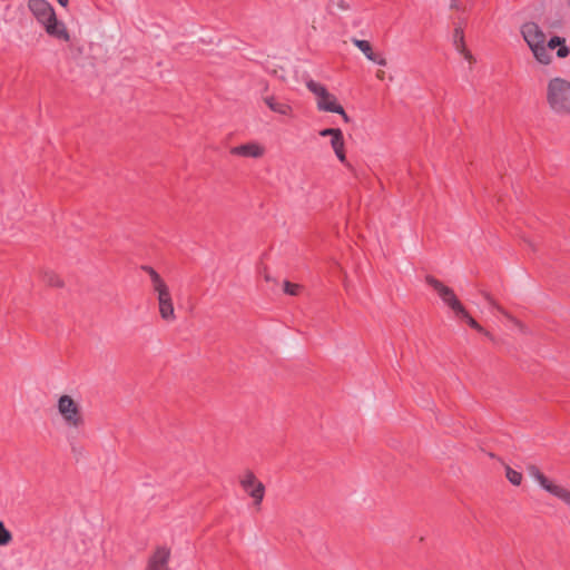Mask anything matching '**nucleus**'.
<instances>
[{
  "mask_svg": "<svg viewBox=\"0 0 570 570\" xmlns=\"http://www.w3.org/2000/svg\"><path fill=\"white\" fill-rule=\"evenodd\" d=\"M239 484L253 499L254 505L259 508L265 497V485L249 470L242 475Z\"/></svg>",
  "mask_w": 570,
  "mask_h": 570,
  "instance_id": "nucleus-8",
  "label": "nucleus"
},
{
  "mask_svg": "<svg viewBox=\"0 0 570 570\" xmlns=\"http://www.w3.org/2000/svg\"><path fill=\"white\" fill-rule=\"evenodd\" d=\"M563 42H566L564 38H561L559 36H553L550 38V40L546 43L547 50L549 49H556L559 46H561Z\"/></svg>",
  "mask_w": 570,
  "mask_h": 570,
  "instance_id": "nucleus-23",
  "label": "nucleus"
},
{
  "mask_svg": "<svg viewBox=\"0 0 570 570\" xmlns=\"http://www.w3.org/2000/svg\"><path fill=\"white\" fill-rule=\"evenodd\" d=\"M43 29L52 38H56L58 40H62L65 42H69L70 41V35H69V32L67 30V27H66L65 22L59 21L57 19V16H55L53 20H50V22H48L43 27Z\"/></svg>",
  "mask_w": 570,
  "mask_h": 570,
  "instance_id": "nucleus-10",
  "label": "nucleus"
},
{
  "mask_svg": "<svg viewBox=\"0 0 570 570\" xmlns=\"http://www.w3.org/2000/svg\"><path fill=\"white\" fill-rule=\"evenodd\" d=\"M450 8L451 9H459L460 4L458 0H450Z\"/></svg>",
  "mask_w": 570,
  "mask_h": 570,
  "instance_id": "nucleus-27",
  "label": "nucleus"
},
{
  "mask_svg": "<svg viewBox=\"0 0 570 570\" xmlns=\"http://www.w3.org/2000/svg\"><path fill=\"white\" fill-rule=\"evenodd\" d=\"M521 35L532 51L535 60L542 65H549L552 60L546 47V35L535 22H525L521 27Z\"/></svg>",
  "mask_w": 570,
  "mask_h": 570,
  "instance_id": "nucleus-2",
  "label": "nucleus"
},
{
  "mask_svg": "<svg viewBox=\"0 0 570 570\" xmlns=\"http://www.w3.org/2000/svg\"><path fill=\"white\" fill-rule=\"evenodd\" d=\"M425 282L438 293L443 303L448 305L454 313L463 312V305L458 299L452 288L444 285L442 282L431 275L425 277Z\"/></svg>",
  "mask_w": 570,
  "mask_h": 570,
  "instance_id": "nucleus-7",
  "label": "nucleus"
},
{
  "mask_svg": "<svg viewBox=\"0 0 570 570\" xmlns=\"http://www.w3.org/2000/svg\"><path fill=\"white\" fill-rule=\"evenodd\" d=\"M57 411L63 424L70 430H80L85 426V416L80 404L70 395H61L57 401Z\"/></svg>",
  "mask_w": 570,
  "mask_h": 570,
  "instance_id": "nucleus-4",
  "label": "nucleus"
},
{
  "mask_svg": "<svg viewBox=\"0 0 570 570\" xmlns=\"http://www.w3.org/2000/svg\"><path fill=\"white\" fill-rule=\"evenodd\" d=\"M230 154L247 158H259L264 155V148L257 142H248L233 147Z\"/></svg>",
  "mask_w": 570,
  "mask_h": 570,
  "instance_id": "nucleus-11",
  "label": "nucleus"
},
{
  "mask_svg": "<svg viewBox=\"0 0 570 570\" xmlns=\"http://www.w3.org/2000/svg\"><path fill=\"white\" fill-rule=\"evenodd\" d=\"M483 296L489 305H491L493 308L498 309L500 313H502L504 316H507L511 322L518 324V321L512 317L510 314H508L501 306H499L495 301L488 294L483 293Z\"/></svg>",
  "mask_w": 570,
  "mask_h": 570,
  "instance_id": "nucleus-20",
  "label": "nucleus"
},
{
  "mask_svg": "<svg viewBox=\"0 0 570 570\" xmlns=\"http://www.w3.org/2000/svg\"><path fill=\"white\" fill-rule=\"evenodd\" d=\"M28 8L42 27L56 16L53 7L47 0H29Z\"/></svg>",
  "mask_w": 570,
  "mask_h": 570,
  "instance_id": "nucleus-9",
  "label": "nucleus"
},
{
  "mask_svg": "<svg viewBox=\"0 0 570 570\" xmlns=\"http://www.w3.org/2000/svg\"><path fill=\"white\" fill-rule=\"evenodd\" d=\"M301 286L297 284H293L288 281L284 282V292L288 295L295 296L299 293Z\"/></svg>",
  "mask_w": 570,
  "mask_h": 570,
  "instance_id": "nucleus-22",
  "label": "nucleus"
},
{
  "mask_svg": "<svg viewBox=\"0 0 570 570\" xmlns=\"http://www.w3.org/2000/svg\"><path fill=\"white\" fill-rule=\"evenodd\" d=\"M11 540V532L4 527L3 522L0 521V547L9 544Z\"/></svg>",
  "mask_w": 570,
  "mask_h": 570,
  "instance_id": "nucleus-21",
  "label": "nucleus"
},
{
  "mask_svg": "<svg viewBox=\"0 0 570 570\" xmlns=\"http://www.w3.org/2000/svg\"><path fill=\"white\" fill-rule=\"evenodd\" d=\"M505 476L513 485H520L522 482V473L513 470L510 466L505 468Z\"/></svg>",
  "mask_w": 570,
  "mask_h": 570,
  "instance_id": "nucleus-19",
  "label": "nucleus"
},
{
  "mask_svg": "<svg viewBox=\"0 0 570 570\" xmlns=\"http://www.w3.org/2000/svg\"><path fill=\"white\" fill-rule=\"evenodd\" d=\"M331 146L337 157V159L342 164H347L346 155H345V141L342 130L331 137Z\"/></svg>",
  "mask_w": 570,
  "mask_h": 570,
  "instance_id": "nucleus-15",
  "label": "nucleus"
},
{
  "mask_svg": "<svg viewBox=\"0 0 570 570\" xmlns=\"http://www.w3.org/2000/svg\"><path fill=\"white\" fill-rule=\"evenodd\" d=\"M141 268L149 275L153 289L157 294L160 317L166 322L175 321L174 304L167 284L151 266H142Z\"/></svg>",
  "mask_w": 570,
  "mask_h": 570,
  "instance_id": "nucleus-1",
  "label": "nucleus"
},
{
  "mask_svg": "<svg viewBox=\"0 0 570 570\" xmlns=\"http://www.w3.org/2000/svg\"><path fill=\"white\" fill-rule=\"evenodd\" d=\"M306 87L315 95L318 110L338 114L345 122L350 121L344 108L337 102L336 97L328 92L325 86L311 79L306 81Z\"/></svg>",
  "mask_w": 570,
  "mask_h": 570,
  "instance_id": "nucleus-5",
  "label": "nucleus"
},
{
  "mask_svg": "<svg viewBox=\"0 0 570 570\" xmlns=\"http://www.w3.org/2000/svg\"><path fill=\"white\" fill-rule=\"evenodd\" d=\"M528 473L544 491L570 507V490L548 479L535 465H529Z\"/></svg>",
  "mask_w": 570,
  "mask_h": 570,
  "instance_id": "nucleus-6",
  "label": "nucleus"
},
{
  "mask_svg": "<svg viewBox=\"0 0 570 570\" xmlns=\"http://www.w3.org/2000/svg\"><path fill=\"white\" fill-rule=\"evenodd\" d=\"M341 129L340 128H325L320 131V136L322 137H333L335 134H337Z\"/></svg>",
  "mask_w": 570,
  "mask_h": 570,
  "instance_id": "nucleus-26",
  "label": "nucleus"
},
{
  "mask_svg": "<svg viewBox=\"0 0 570 570\" xmlns=\"http://www.w3.org/2000/svg\"><path fill=\"white\" fill-rule=\"evenodd\" d=\"M57 1L59 2V4H60V6H62V7H65V8H66V7L68 6V3H69V0H57Z\"/></svg>",
  "mask_w": 570,
  "mask_h": 570,
  "instance_id": "nucleus-28",
  "label": "nucleus"
},
{
  "mask_svg": "<svg viewBox=\"0 0 570 570\" xmlns=\"http://www.w3.org/2000/svg\"><path fill=\"white\" fill-rule=\"evenodd\" d=\"M455 315L458 317H461L466 321V323L474 330H476L480 333H484L487 336H490L488 332L484 331V328L466 312V309L463 307V312H456Z\"/></svg>",
  "mask_w": 570,
  "mask_h": 570,
  "instance_id": "nucleus-18",
  "label": "nucleus"
},
{
  "mask_svg": "<svg viewBox=\"0 0 570 570\" xmlns=\"http://www.w3.org/2000/svg\"><path fill=\"white\" fill-rule=\"evenodd\" d=\"M264 101L268 108L276 114L287 116L292 111V107L286 101L278 100L274 96L265 97Z\"/></svg>",
  "mask_w": 570,
  "mask_h": 570,
  "instance_id": "nucleus-16",
  "label": "nucleus"
},
{
  "mask_svg": "<svg viewBox=\"0 0 570 570\" xmlns=\"http://www.w3.org/2000/svg\"><path fill=\"white\" fill-rule=\"evenodd\" d=\"M548 102L558 114H570V82L553 78L548 83Z\"/></svg>",
  "mask_w": 570,
  "mask_h": 570,
  "instance_id": "nucleus-3",
  "label": "nucleus"
},
{
  "mask_svg": "<svg viewBox=\"0 0 570 570\" xmlns=\"http://www.w3.org/2000/svg\"><path fill=\"white\" fill-rule=\"evenodd\" d=\"M45 281L47 282V284H49L50 286H55V287H59L62 285V282L61 279L52 274V273H48L45 275Z\"/></svg>",
  "mask_w": 570,
  "mask_h": 570,
  "instance_id": "nucleus-24",
  "label": "nucleus"
},
{
  "mask_svg": "<svg viewBox=\"0 0 570 570\" xmlns=\"http://www.w3.org/2000/svg\"><path fill=\"white\" fill-rule=\"evenodd\" d=\"M63 52L68 60L77 62L83 55V46L70 40Z\"/></svg>",
  "mask_w": 570,
  "mask_h": 570,
  "instance_id": "nucleus-17",
  "label": "nucleus"
},
{
  "mask_svg": "<svg viewBox=\"0 0 570 570\" xmlns=\"http://www.w3.org/2000/svg\"><path fill=\"white\" fill-rule=\"evenodd\" d=\"M570 53V49L568 46H566V42H563L561 46L557 49V57L558 58H566Z\"/></svg>",
  "mask_w": 570,
  "mask_h": 570,
  "instance_id": "nucleus-25",
  "label": "nucleus"
},
{
  "mask_svg": "<svg viewBox=\"0 0 570 570\" xmlns=\"http://www.w3.org/2000/svg\"><path fill=\"white\" fill-rule=\"evenodd\" d=\"M452 43L454 49L470 63L473 62V56L465 46L464 31L462 27H455L453 30Z\"/></svg>",
  "mask_w": 570,
  "mask_h": 570,
  "instance_id": "nucleus-12",
  "label": "nucleus"
},
{
  "mask_svg": "<svg viewBox=\"0 0 570 570\" xmlns=\"http://www.w3.org/2000/svg\"><path fill=\"white\" fill-rule=\"evenodd\" d=\"M352 42L364 53L368 60L382 67L387 65L386 59L382 55H376L373 52L372 46L367 40L353 39Z\"/></svg>",
  "mask_w": 570,
  "mask_h": 570,
  "instance_id": "nucleus-14",
  "label": "nucleus"
},
{
  "mask_svg": "<svg viewBox=\"0 0 570 570\" xmlns=\"http://www.w3.org/2000/svg\"><path fill=\"white\" fill-rule=\"evenodd\" d=\"M169 550L158 548L150 557L147 570H169L168 568Z\"/></svg>",
  "mask_w": 570,
  "mask_h": 570,
  "instance_id": "nucleus-13",
  "label": "nucleus"
}]
</instances>
